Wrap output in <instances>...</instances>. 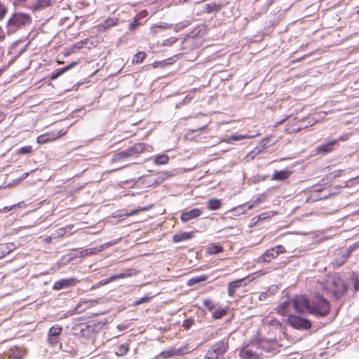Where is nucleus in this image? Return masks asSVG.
<instances>
[{
	"mask_svg": "<svg viewBox=\"0 0 359 359\" xmlns=\"http://www.w3.org/2000/svg\"><path fill=\"white\" fill-rule=\"evenodd\" d=\"M219 5L216 4V3H210V4H207L205 5V9L206 10V11L209 13H214V12H217L219 10Z\"/></svg>",
	"mask_w": 359,
	"mask_h": 359,
	"instance_id": "obj_32",
	"label": "nucleus"
},
{
	"mask_svg": "<svg viewBox=\"0 0 359 359\" xmlns=\"http://www.w3.org/2000/svg\"><path fill=\"white\" fill-rule=\"evenodd\" d=\"M346 140H347V137L346 135L345 136H341L339 138V140H341V141H345Z\"/></svg>",
	"mask_w": 359,
	"mask_h": 359,
	"instance_id": "obj_61",
	"label": "nucleus"
},
{
	"mask_svg": "<svg viewBox=\"0 0 359 359\" xmlns=\"http://www.w3.org/2000/svg\"><path fill=\"white\" fill-rule=\"evenodd\" d=\"M31 151H32V147L25 146V147H22L19 149L18 154H26L30 153Z\"/></svg>",
	"mask_w": 359,
	"mask_h": 359,
	"instance_id": "obj_44",
	"label": "nucleus"
},
{
	"mask_svg": "<svg viewBox=\"0 0 359 359\" xmlns=\"http://www.w3.org/2000/svg\"><path fill=\"white\" fill-rule=\"evenodd\" d=\"M145 150V144L139 142L133 144L128 149L116 152L114 154L112 161L119 162L125 159L135 157Z\"/></svg>",
	"mask_w": 359,
	"mask_h": 359,
	"instance_id": "obj_4",
	"label": "nucleus"
},
{
	"mask_svg": "<svg viewBox=\"0 0 359 359\" xmlns=\"http://www.w3.org/2000/svg\"><path fill=\"white\" fill-rule=\"evenodd\" d=\"M138 25H139V22H138V21H137V20H134L133 22H132L131 23H130V25H129V29H130V30H133V29H135L137 27V26H138Z\"/></svg>",
	"mask_w": 359,
	"mask_h": 359,
	"instance_id": "obj_53",
	"label": "nucleus"
},
{
	"mask_svg": "<svg viewBox=\"0 0 359 359\" xmlns=\"http://www.w3.org/2000/svg\"><path fill=\"white\" fill-rule=\"evenodd\" d=\"M290 175V172L287 170L275 171L273 175V179L278 181L286 180Z\"/></svg>",
	"mask_w": 359,
	"mask_h": 359,
	"instance_id": "obj_21",
	"label": "nucleus"
},
{
	"mask_svg": "<svg viewBox=\"0 0 359 359\" xmlns=\"http://www.w3.org/2000/svg\"><path fill=\"white\" fill-rule=\"evenodd\" d=\"M128 346L126 344H121L118 346L116 354L120 356H123L127 353L128 351Z\"/></svg>",
	"mask_w": 359,
	"mask_h": 359,
	"instance_id": "obj_33",
	"label": "nucleus"
},
{
	"mask_svg": "<svg viewBox=\"0 0 359 359\" xmlns=\"http://www.w3.org/2000/svg\"><path fill=\"white\" fill-rule=\"evenodd\" d=\"M149 299L150 298L149 297H147V296L141 297V298L138 299L137 300H136L134 304L135 305H139V304H143L144 302H147L149 300Z\"/></svg>",
	"mask_w": 359,
	"mask_h": 359,
	"instance_id": "obj_49",
	"label": "nucleus"
},
{
	"mask_svg": "<svg viewBox=\"0 0 359 359\" xmlns=\"http://www.w3.org/2000/svg\"><path fill=\"white\" fill-rule=\"evenodd\" d=\"M270 217L269 212H263L258 216V220H264Z\"/></svg>",
	"mask_w": 359,
	"mask_h": 359,
	"instance_id": "obj_52",
	"label": "nucleus"
},
{
	"mask_svg": "<svg viewBox=\"0 0 359 359\" xmlns=\"http://www.w3.org/2000/svg\"><path fill=\"white\" fill-rule=\"evenodd\" d=\"M65 232H66L65 229L61 228V229H58L57 236H63L65 233Z\"/></svg>",
	"mask_w": 359,
	"mask_h": 359,
	"instance_id": "obj_60",
	"label": "nucleus"
},
{
	"mask_svg": "<svg viewBox=\"0 0 359 359\" xmlns=\"http://www.w3.org/2000/svg\"><path fill=\"white\" fill-rule=\"evenodd\" d=\"M330 310L329 302L323 297L316 295L311 299L310 313L317 317H325Z\"/></svg>",
	"mask_w": 359,
	"mask_h": 359,
	"instance_id": "obj_3",
	"label": "nucleus"
},
{
	"mask_svg": "<svg viewBox=\"0 0 359 359\" xmlns=\"http://www.w3.org/2000/svg\"><path fill=\"white\" fill-rule=\"evenodd\" d=\"M177 41V38L172 36L163 41V46H171Z\"/></svg>",
	"mask_w": 359,
	"mask_h": 359,
	"instance_id": "obj_43",
	"label": "nucleus"
},
{
	"mask_svg": "<svg viewBox=\"0 0 359 359\" xmlns=\"http://www.w3.org/2000/svg\"><path fill=\"white\" fill-rule=\"evenodd\" d=\"M322 287L327 291V294H330L335 299L342 296L347 290L344 281L338 276H327Z\"/></svg>",
	"mask_w": 359,
	"mask_h": 359,
	"instance_id": "obj_2",
	"label": "nucleus"
},
{
	"mask_svg": "<svg viewBox=\"0 0 359 359\" xmlns=\"http://www.w3.org/2000/svg\"><path fill=\"white\" fill-rule=\"evenodd\" d=\"M208 279V276L203 275L200 276H196L191 279H189L187 282L188 285L193 286L196 285V283H201L203 281H205Z\"/></svg>",
	"mask_w": 359,
	"mask_h": 359,
	"instance_id": "obj_29",
	"label": "nucleus"
},
{
	"mask_svg": "<svg viewBox=\"0 0 359 359\" xmlns=\"http://www.w3.org/2000/svg\"><path fill=\"white\" fill-rule=\"evenodd\" d=\"M170 0H161V9H163V7H168L170 5V3L169 2Z\"/></svg>",
	"mask_w": 359,
	"mask_h": 359,
	"instance_id": "obj_55",
	"label": "nucleus"
},
{
	"mask_svg": "<svg viewBox=\"0 0 359 359\" xmlns=\"http://www.w3.org/2000/svg\"><path fill=\"white\" fill-rule=\"evenodd\" d=\"M202 214V210L200 208H193L191 210H184L182 212L180 218L183 222H187L191 219L200 217Z\"/></svg>",
	"mask_w": 359,
	"mask_h": 359,
	"instance_id": "obj_13",
	"label": "nucleus"
},
{
	"mask_svg": "<svg viewBox=\"0 0 359 359\" xmlns=\"http://www.w3.org/2000/svg\"><path fill=\"white\" fill-rule=\"evenodd\" d=\"M226 313V310L224 309H219L213 312L212 317L215 319H220Z\"/></svg>",
	"mask_w": 359,
	"mask_h": 359,
	"instance_id": "obj_36",
	"label": "nucleus"
},
{
	"mask_svg": "<svg viewBox=\"0 0 359 359\" xmlns=\"http://www.w3.org/2000/svg\"><path fill=\"white\" fill-rule=\"evenodd\" d=\"M36 142L39 144H45L48 142V139H47V136L45 134H42L37 137Z\"/></svg>",
	"mask_w": 359,
	"mask_h": 359,
	"instance_id": "obj_45",
	"label": "nucleus"
},
{
	"mask_svg": "<svg viewBox=\"0 0 359 359\" xmlns=\"http://www.w3.org/2000/svg\"><path fill=\"white\" fill-rule=\"evenodd\" d=\"M169 158L166 154H158L154 157V163L156 165H165L169 161Z\"/></svg>",
	"mask_w": 359,
	"mask_h": 359,
	"instance_id": "obj_24",
	"label": "nucleus"
},
{
	"mask_svg": "<svg viewBox=\"0 0 359 359\" xmlns=\"http://www.w3.org/2000/svg\"><path fill=\"white\" fill-rule=\"evenodd\" d=\"M205 359H219V357L217 356V355L216 353H215L212 350H211L210 348L207 351L205 355Z\"/></svg>",
	"mask_w": 359,
	"mask_h": 359,
	"instance_id": "obj_40",
	"label": "nucleus"
},
{
	"mask_svg": "<svg viewBox=\"0 0 359 359\" xmlns=\"http://www.w3.org/2000/svg\"><path fill=\"white\" fill-rule=\"evenodd\" d=\"M262 201V199L261 197H258L254 201L248 202L244 205V206L247 207L248 210H250L254 207L255 204L260 203Z\"/></svg>",
	"mask_w": 359,
	"mask_h": 359,
	"instance_id": "obj_39",
	"label": "nucleus"
},
{
	"mask_svg": "<svg viewBox=\"0 0 359 359\" xmlns=\"http://www.w3.org/2000/svg\"><path fill=\"white\" fill-rule=\"evenodd\" d=\"M350 257V255L348 252H347L345 250L340 251L335 258L332 260V264L334 267H339L342 266L346 261L348 259V258Z\"/></svg>",
	"mask_w": 359,
	"mask_h": 359,
	"instance_id": "obj_17",
	"label": "nucleus"
},
{
	"mask_svg": "<svg viewBox=\"0 0 359 359\" xmlns=\"http://www.w3.org/2000/svg\"><path fill=\"white\" fill-rule=\"evenodd\" d=\"M5 38V33L3 29L0 27V42L2 41Z\"/></svg>",
	"mask_w": 359,
	"mask_h": 359,
	"instance_id": "obj_57",
	"label": "nucleus"
},
{
	"mask_svg": "<svg viewBox=\"0 0 359 359\" xmlns=\"http://www.w3.org/2000/svg\"><path fill=\"white\" fill-rule=\"evenodd\" d=\"M161 28V29H167L168 27H170V25H168L166 23L161 22L158 25H156L154 27H152V32L154 33H156V31L154 30L155 28Z\"/></svg>",
	"mask_w": 359,
	"mask_h": 359,
	"instance_id": "obj_48",
	"label": "nucleus"
},
{
	"mask_svg": "<svg viewBox=\"0 0 359 359\" xmlns=\"http://www.w3.org/2000/svg\"><path fill=\"white\" fill-rule=\"evenodd\" d=\"M207 252L210 255L218 254L223 251V248L217 244H212L209 245L207 249Z\"/></svg>",
	"mask_w": 359,
	"mask_h": 359,
	"instance_id": "obj_27",
	"label": "nucleus"
},
{
	"mask_svg": "<svg viewBox=\"0 0 359 359\" xmlns=\"http://www.w3.org/2000/svg\"><path fill=\"white\" fill-rule=\"evenodd\" d=\"M337 140H333L323 144H320L317 147L316 151L318 154H321L323 155L328 154L334 150L335 145L337 144Z\"/></svg>",
	"mask_w": 359,
	"mask_h": 359,
	"instance_id": "obj_15",
	"label": "nucleus"
},
{
	"mask_svg": "<svg viewBox=\"0 0 359 359\" xmlns=\"http://www.w3.org/2000/svg\"><path fill=\"white\" fill-rule=\"evenodd\" d=\"M145 57V53L143 52H138L133 58V63L140 64L142 62Z\"/></svg>",
	"mask_w": 359,
	"mask_h": 359,
	"instance_id": "obj_34",
	"label": "nucleus"
},
{
	"mask_svg": "<svg viewBox=\"0 0 359 359\" xmlns=\"http://www.w3.org/2000/svg\"><path fill=\"white\" fill-rule=\"evenodd\" d=\"M323 189H316L313 194V196L315 197L314 200H323V199H327L330 197H332L333 196H335L337 194V192H329L327 194L323 195V196H316V194H318L319 192L322 191Z\"/></svg>",
	"mask_w": 359,
	"mask_h": 359,
	"instance_id": "obj_28",
	"label": "nucleus"
},
{
	"mask_svg": "<svg viewBox=\"0 0 359 359\" xmlns=\"http://www.w3.org/2000/svg\"><path fill=\"white\" fill-rule=\"evenodd\" d=\"M77 64V62H72V64L63 67V68H61V69H57L55 72H54L52 75H51V79L52 80H55L56 79H57L60 75H62V74H64L65 72H66L67 70L70 69L72 67H73L74 65H76Z\"/></svg>",
	"mask_w": 359,
	"mask_h": 359,
	"instance_id": "obj_22",
	"label": "nucleus"
},
{
	"mask_svg": "<svg viewBox=\"0 0 359 359\" xmlns=\"http://www.w3.org/2000/svg\"><path fill=\"white\" fill-rule=\"evenodd\" d=\"M352 283H353V288H354V291L355 292H357L359 290V280L358 279L353 276L352 278Z\"/></svg>",
	"mask_w": 359,
	"mask_h": 359,
	"instance_id": "obj_47",
	"label": "nucleus"
},
{
	"mask_svg": "<svg viewBox=\"0 0 359 359\" xmlns=\"http://www.w3.org/2000/svg\"><path fill=\"white\" fill-rule=\"evenodd\" d=\"M13 4L27 7L32 11H41L50 5V0H13Z\"/></svg>",
	"mask_w": 359,
	"mask_h": 359,
	"instance_id": "obj_5",
	"label": "nucleus"
},
{
	"mask_svg": "<svg viewBox=\"0 0 359 359\" xmlns=\"http://www.w3.org/2000/svg\"><path fill=\"white\" fill-rule=\"evenodd\" d=\"M102 250V247H101V248L99 249V250H97L96 248L86 249L84 251L85 252V255H93V254H95L97 252L101 251Z\"/></svg>",
	"mask_w": 359,
	"mask_h": 359,
	"instance_id": "obj_46",
	"label": "nucleus"
},
{
	"mask_svg": "<svg viewBox=\"0 0 359 359\" xmlns=\"http://www.w3.org/2000/svg\"><path fill=\"white\" fill-rule=\"evenodd\" d=\"M16 206V205H13L11 206H6L3 208V211L4 212H7L8 211H11Z\"/></svg>",
	"mask_w": 359,
	"mask_h": 359,
	"instance_id": "obj_56",
	"label": "nucleus"
},
{
	"mask_svg": "<svg viewBox=\"0 0 359 359\" xmlns=\"http://www.w3.org/2000/svg\"><path fill=\"white\" fill-rule=\"evenodd\" d=\"M239 355L243 359H260L262 350L257 344H251L242 348Z\"/></svg>",
	"mask_w": 359,
	"mask_h": 359,
	"instance_id": "obj_6",
	"label": "nucleus"
},
{
	"mask_svg": "<svg viewBox=\"0 0 359 359\" xmlns=\"http://www.w3.org/2000/svg\"><path fill=\"white\" fill-rule=\"evenodd\" d=\"M193 99V97L192 95H188L185 97L184 100V103H188L191 100Z\"/></svg>",
	"mask_w": 359,
	"mask_h": 359,
	"instance_id": "obj_58",
	"label": "nucleus"
},
{
	"mask_svg": "<svg viewBox=\"0 0 359 359\" xmlns=\"http://www.w3.org/2000/svg\"><path fill=\"white\" fill-rule=\"evenodd\" d=\"M210 349L219 358L223 357L228 349V341L225 339L218 341L210 347Z\"/></svg>",
	"mask_w": 359,
	"mask_h": 359,
	"instance_id": "obj_12",
	"label": "nucleus"
},
{
	"mask_svg": "<svg viewBox=\"0 0 359 359\" xmlns=\"http://www.w3.org/2000/svg\"><path fill=\"white\" fill-rule=\"evenodd\" d=\"M203 306H205L209 311H212L215 309V306L210 299H205L203 301Z\"/></svg>",
	"mask_w": 359,
	"mask_h": 359,
	"instance_id": "obj_42",
	"label": "nucleus"
},
{
	"mask_svg": "<svg viewBox=\"0 0 359 359\" xmlns=\"http://www.w3.org/2000/svg\"><path fill=\"white\" fill-rule=\"evenodd\" d=\"M62 327L60 325H54L48 332V342L51 346L59 344V337L62 332Z\"/></svg>",
	"mask_w": 359,
	"mask_h": 359,
	"instance_id": "obj_10",
	"label": "nucleus"
},
{
	"mask_svg": "<svg viewBox=\"0 0 359 359\" xmlns=\"http://www.w3.org/2000/svg\"><path fill=\"white\" fill-rule=\"evenodd\" d=\"M116 23L114 22V20H107L105 22L106 27H110Z\"/></svg>",
	"mask_w": 359,
	"mask_h": 359,
	"instance_id": "obj_59",
	"label": "nucleus"
},
{
	"mask_svg": "<svg viewBox=\"0 0 359 359\" xmlns=\"http://www.w3.org/2000/svg\"><path fill=\"white\" fill-rule=\"evenodd\" d=\"M175 351H165L162 353V355L164 358H168L174 355Z\"/></svg>",
	"mask_w": 359,
	"mask_h": 359,
	"instance_id": "obj_54",
	"label": "nucleus"
},
{
	"mask_svg": "<svg viewBox=\"0 0 359 359\" xmlns=\"http://www.w3.org/2000/svg\"><path fill=\"white\" fill-rule=\"evenodd\" d=\"M207 207L210 210H217L221 208V202L216 198H212L208 201Z\"/></svg>",
	"mask_w": 359,
	"mask_h": 359,
	"instance_id": "obj_26",
	"label": "nucleus"
},
{
	"mask_svg": "<svg viewBox=\"0 0 359 359\" xmlns=\"http://www.w3.org/2000/svg\"><path fill=\"white\" fill-rule=\"evenodd\" d=\"M243 279H239L235 281L229 283L228 285V294L230 297H233L235 294V291L237 288L242 286Z\"/></svg>",
	"mask_w": 359,
	"mask_h": 359,
	"instance_id": "obj_19",
	"label": "nucleus"
},
{
	"mask_svg": "<svg viewBox=\"0 0 359 359\" xmlns=\"http://www.w3.org/2000/svg\"><path fill=\"white\" fill-rule=\"evenodd\" d=\"M114 278H113V276H110V277H109V278H107L106 279L102 280L100 282V284L103 285H106V284H107V283H110L111 281H114Z\"/></svg>",
	"mask_w": 359,
	"mask_h": 359,
	"instance_id": "obj_51",
	"label": "nucleus"
},
{
	"mask_svg": "<svg viewBox=\"0 0 359 359\" xmlns=\"http://www.w3.org/2000/svg\"><path fill=\"white\" fill-rule=\"evenodd\" d=\"M292 306L298 313L307 311L310 313L311 300L304 295H296L292 299Z\"/></svg>",
	"mask_w": 359,
	"mask_h": 359,
	"instance_id": "obj_7",
	"label": "nucleus"
},
{
	"mask_svg": "<svg viewBox=\"0 0 359 359\" xmlns=\"http://www.w3.org/2000/svg\"><path fill=\"white\" fill-rule=\"evenodd\" d=\"M290 306V302L285 301V302H282L281 304H280L277 306V309H276L277 312L283 316L287 315V313H288V307Z\"/></svg>",
	"mask_w": 359,
	"mask_h": 359,
	"instance_id": "obj_25",
	"label": "nucleus"
},
{
	"mask_svg": "<svg viewBox=\"0 0 359 359\" xmlns=\"http://www.w3.org/2000/svg\"><path fill=\"white\" fill-rule=\"evenodd\" d=\"M67 133V130L64 129H61L57 131H51L47 133H45V135L47 136V139H48V142H51L57 140V138L63 136Z\"/></svg>",
	"mask_w": 359,
	"mask_h": 359,
	"instance_id": "obj_20",
	"label": "nucleus"
},
{
	"mask_svg": "<svg viewBox=\"0 0 359 359\" xmlns=\"http://www.w3.org/2000/svg\"><path fill=\"white\" fill-rule=\"evenodd\" d=\"M192 237L191 233L184 232L180 233H176L173 236L172 240L175 243L187 241Z\"/></svg>",
	"mask_w": 359,
	"mask_h": 359,
	"instance_id": "obj_23",
	"label": "nucleus"
},
{
	"mask_svg": "<svg viewBox=\"0 0 359 359\" xmlns=\"http://www.w3.org/2000/svg\"><path fill=\"white\" fill-rule=\"evenodd\" d=\"M22 351L19 348H15L11 349V353L9 355V359H22Z\"/></svg>",
	"mask_w": 359,
	"mask_h": 359,
	"instance_id": "obj_30",
	"label": "nucleus"
},
{
	"mask_svg": "<svg viewBox=\"0 0 359 359\" xmlns=\"http://www.w3.org/2000/svg\"><path fill=\"white\" fill-rule=\"evenodd\" d=\"M99 303V299H88L79 302L75 308V312L80 313L87 309L93 307Z\"/></svg>",
	"mask_w": 359,
	"mask_h": 359,
	"instance_id": "obj_16",
	"label": "nucleus"
},
{
	"mask_svg": "<svg viewBox=\"0 0 359 359\" xmlns=\"http://www.w3.org/2000/svg\"><path fill=\"white\" fill-rule=\"evenodd\" d=\"M32 23V18L30 14L15 11L9 17L6 23V30L8 34H13L18 31L27 29Z\"/></svg>",
	"mask_w": 359,
	"mask_h": 359,
	"instance_id": "obj_1",
	"label": "nucleus"
},
{
	"mask_svg": "<svg viewBox=\"0 0 359 359\" xmlns=\"http://www.w3.org/2000/svg\"><path fill=\"white\" fill-rule=\"evenodd\" d=\"M92 329L91 327L86 323H79L72 327V332L74 335L86 337H88Z\"/></svg>",
	"mask_w": 359,
	"mask_h": 359,
	"instance_id": "obj_14",
	"label": "nucleus"
},
{
	"mask_svg": "<svg viewBox=\"0 0 359 359\" xmlns=\"http://www.w3.org/2000/svg\"><path fill=\"white\" fill-rule=\"evenodd\" d=\"M7 13V8L6 7L0 3V20L2 19L6 13Z\"/></svg>",
	"mask_w": 359,
	"mask_h": 359,
	"instance_id": "obj_50",
	"label": "nucleus"
},
{
	"mask_svg": "<svg viewBox=\"0 0 359 359\" xmlns=\"http://www.w3.org/2000/svg\"><path fill=\"white\" fill-rule=\"evenodd\" d=\"M287 322L292 327L298 330H307L311 326V323L308 319L294 315L288 316Z\"/></svg>",
	"mask_w": 359,
	"mask_h": 359,
	"instance_id": "obj_9",
	"label": "nucleus"
},
{
	"mask_svg": "<svg viewBox=\"0 0 359 359\" xmlns=\"http://www.w3.org/2000/svg\"><path fill=\"white\" fill-rule=\"evenodd\" d=\"M337 175L332 176V175H327L325 177L321 179L318 183L320 186L326 185L332 182Z\"/></svg>",
	"mask_w": 359,
	"mask_h": 359,
	"instance_id": "obj_35",
	"label": "nucleus"
},
{
	"mask_svg": "<svg viewBox=\"0 0 359 359\" xmlns=\"http://www.w3.org/2000/svg\"><path fill=\"white\" fill-rule=\"evenodd\" d=\"M130 271L131 270H129L126 272L120 273L118 274L114 275L112 276H113V278H114V280H117V279L125 278L130 276L132 275V273L130 272Z\"/></svg>",
	"mask_w": 359,
	"mask_h": 359,
	"instance_id": "obj_38",
	"label": "nucleus"
},
{
	"mask_svg": "<svg viewBox=\"0 0 359 359\" xmlns=\"http://www.w3.org/2000/svg\"><path fill=\"white\" fill-rule=\"evenodd\" d=\"M45 240L46 243H50L51 241V237H47Z\"/></svg>",
	"mask_w": 359,
	"mask_h": 359,
	"instance_id": "obj_64",
	"label": "nucleus"
},
{
	"mask_svg": "<svg viewBox=\"0 0 359 359\" xmlns=\"http://www.w3.org/2000/svg\"><path fill=\"white\" fill-rule=\"evenodd\" d=\"M29 175V173L28 172H25L22 174V179H25L26 177H27Z\"/></svg>",
	"mask_w": 359,
	"mask_h": 359,
	"instance_id": "obj_63",
	"label": "nucleus"
},
{
	"mask_svg": "<svg viewBox=\"0 0 359 359\" xmlns=\"http://www.w3.org/2000/svg\"><path fill=\"white\" fill-rule=\"evenodd\" d=\"M251 137H252V136L246 135H232L226 138V142L227 143H231L233 141H239L243 139L251 138Z\"/></svg>",
	"mask_w": 359,
	"mask_h": 359,
	"instance_id": "obj_31",
	"label": "nucleus"
},
{
	"mask_svg": "<svg viewBox=\"0 0 359 359\" xmlns=\"http://www.w3.org/2000/svg\"><path fill=\"white\" fill-rule=\"evenodd\" d=\"M138 212H139V210H134V211L131 212L130 213L127 214V215H128V216L133 215L137 214Z\"/></svg>",
	"mask_w": 359,
	"mask_h": 359,
	"instance_id": "obj_62",
	"label": "nucleus"
},
{
	"mask_svg": "<svg viewBox=\"0 0 359 359\" xmlns=\"http://www.w3.org/2000/svg\"><path fill=\"white\" fill-rule=\"evenodd\" d=\"M78 281L76 278L60 279L54 283L53 289L55 290H60L64 288H68L74 286Z\"/></svg>",
	"mask_w": 359,
	"mask_h": 359,
	"instance_id": "obj_11",
	"label": "nucleus"
},
{
	"mask_svg": "<svg viewBox=\"0 0 359 359\" xmlns=\"http://www.w3.org/2000/svg\"><path fill=\"white\" fill-rule=\"evenodd\" d=\"M194 323V319H192V318L186 319L183 322L182 327L186 330H189L192 326V325Z\"/></svg>",
	"mask_w": 359,
	"mask_h": 359,
	"instance_id": "obj_41",
	"label": "nucleus"
},
{
	"mask_svg": "<svg viewBox=\"0 0 359 359\" xmlns=\"http://www.w3.org/2000/svg\"><path fill=\"white\" fill-rule=\"evenodd\" d=\"M359 249V241H357L352 245H349L345 250L348 252V254L351 255V254Z\"/></svg>",
	"mask_w": 359,
	"mask_h": 359,
	"instance_id": "obj_37",
	"label": "nucleus"
},
{
	"mask_svg": "<svg viewBox=\"0 0 359 359\" xmlns=\"http://www.w3.org/2000/svg\"><path fill=\"white\" fill-rule=\"evenodd\" d=\"M285 252V248L283 245H277L274 248L267 250L258 258V262H270L272 259L278 257L280 253Z\"/></svg>",
	"mask_w": 359,
	"mask_h": 359,
	"instance_id": "obj_8",
	"label": "nucleus"
},
{
	"mask_svg": "<svg viewBox=\"0 0 359 359\" xmlns=\"http://www.w3.org/2000/svg\"><path fill=\"white\" fill-rule=\"evenodd\" d=\"M266 148V140H262L260 144L255 147L252 151H251L250 153L247 154L245 156V158L247 161L253 159L257 154L261 153L262 151H264Z\"/></svg>",
	"mask_w": 359,
	"mask_h": 359,
	"instance_id": "obj_18",
	"label": "nucleus"
}]
</instances>
